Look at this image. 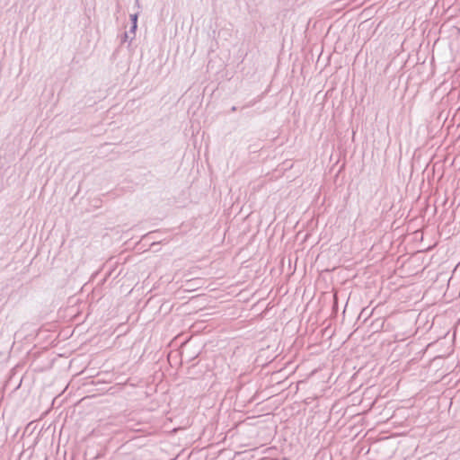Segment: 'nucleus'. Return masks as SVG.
I'll list each match as a JSON object with an SVG mask.
<instances>
[{
	"label": "nucleus",
	"mask_w": 460,
	"mask_h": 460,
	"mask_svg": "<svg viewBox=\"0 0 460 460\" xmlns=\"http://www.w3.org/2000/svg\"><path fill=\"white\" fill-rule=\"evenodd\" d=\"M136 5L137 6V8H140L139 0H136Z\"/></svg>",
	"instance_id": "obj_5"
},
{
	"label": "nucleus",
	"mask_w": 460,
	"mask_h": 460,
	"mask_svg": "<svg viewBox=\"0 0 460 460\" xmlns=\"http://www.w3.org/2000/svg\"><path fill=\"white\" fill-rule=\"evenodd\" d=\"M138 13L130 14L131 24H137Z\"/></svg>",
	"instance_id": "obj_2"
},
{
	"label": "nucleus",
	"mask_w": 460,
	"mask_h": 460,
	"mask_svg": "<svg viewBox=\"0 0 460 460\" xmlns=\"http://www.w3.org/2000/svg\"><path fill=\"white\" fill-rule=\"evenodd\" d=\"M142 423L141 422H137V423H135L134 422V420H128L127 421V425L126 427L131 430H134V431H143V429L141 427H138V426H141Z\"/></svg>",
	"instance_id": "obj_1"
},
{
	"label": "nucleus",
	"mask_w": 460,
	"mask_h": 460,
	"mask_svg": "<svg viewBox=\"0 0 460 460\" xmlns=\"http://www.w3.org/2000/svg\"><path fill=\"white\" fill-rule=\"evenodd\" d=\"M231 111H236V107H235V106H233V107L231 108Z\"/></svg>",
	"instance_id": "obj_6"
},
{
	"label": "nucleus",
	"mask_w": 460,
	"mask_h": 460,
	"mask_svg": "<svg viewBox=\"0 0 460 460\" xmlns=\"http://www.w3.org/2000/svg\"><path fill=\"white\" fill-rule=\"evenodd\" d=\"M137 28V24H131V27H130L129 32H131V33H135V31H136Z\"/></svg>",
	"instance_id": "obj_4"
},
{
	"label": "nucleus",
	"mask_w": 460,
	"mask_h": 460,
	"mask_svg": "<svg viewBox=\"0 0 460 460\" xmlns=\"http://www.w3.org/2000/svg\"><path fill=\"white\" fill-rule=\"evenodd\" d=\"M128 33L127 31H125L122 35H121V39H120V41L121 43H124L128 40Z\"/></svg>",
	"instance_id": "obj_3"
}]
</instances>
